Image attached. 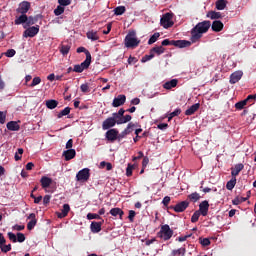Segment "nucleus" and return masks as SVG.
<instances>
[{"label":"nucleus","instance_id":"f257e3e1","mask_svg":"<svg viewBox=\"0 0 256 256\" xmlns=\"http://www.w3.org/2000/svg\"><path fill=\"white\" fill-rule=\"evenodd\" d=\"M210 27H211L210 21H203L198 23L191 31L192 43H195V41H199V39L203 37V33H207Z\"/></svg>","mask_w":256,"mask_h":256},{"label":"nucleus","instance_id":"f03ea898","mask_svg":"<svg viewBox=\"0 0 256 256\" xmlns=\"http://www.w3.org/2000/svg\"><path fill=\"white\" fill-rule=\"evenodd\" d=\"M124 43L125 47H127L128 49H135V47L139 46V43H141V41H139L137 37H135V32H130L126 35Z\"/></svg>","mask_w":256,"mask_h":256},{"label":"nucleus","instance_id":"7ed1b4c3","mask_svg":"<svg viewBox=\"0 0 256 256\" xmlns=\"http://www.w3.org/2000/svg\"><path fill=\"white\" fill-rule=\"evenodd\" d=\"M161 26L164 27V29H169V27H173V13L167 12L162 15Z\"/></svg>","mask_w":256,"mask_h":256},{"label":"nucleus","instance_id":"20e7f679","mask_svg":"<svg viewBox=\"0 0 256 256\" xmlns=\"http://www.w3.org/2000/svg\"><path fill=\"white\" fill-rule=\"evenodd\" d=\"M255 99H256V95H248L246 99L240 102H237L235 104V107L236 109L241 111V109H243L246 105H253V103H255Z\"/></svg>","mask_w":256,"mask_h":256},{"label":"nucleus","instance_id":"39448f33","mask_svg":"<svg viewBox=\"0 0 256 256\" xmlns=\"http://www.w3.org/2000/svg\"><path fill=\"white\" fill-rule=\"evenodd\" d=\"M155 55H157L158 57L159 55H161V46L152 48L149 54H146L144 57H142V63H147V61H151V59H153Z\"/></svg>","mask_w":256,"mask_h":256},{"label":"nucleus","instance_id":"423d86ee","mask_svg":"<svg viewBox=\"0 0 256 256\" xmlns=\"http://www.w3.org/2000/svg\"><path fill=\"white\" fill-rule=\"evenodd\" d=\"M118 121L115 116L109 117L102 123V129L103 131L110 130L112 127H115V125H118Z\"/></svg>","mask_w":256,"mask_h":256},{"label":"nucleus","instance_id":"0eeeda50","mask_svg":"<svg viewBox=\"0 0 256 256\" xmlns=\"http://www.w3.org/2000/svg\"><path fill=\"white\" fill-rule=\"evenodd\" d=\"M173 237V230L169 225L165 224L161 226V238L164 239V241H169Z\"/></svg>","mask_w":256,"mask_h":256},{"label":"nucleus","instance_id":"6e6552de","mask_svg":"<svg viewBox=\"0 0 256 256\" xmlns=\"http://www.w3.org/2000/svg\"><path fill=\"white\" fill-rule=\"evenodd\" d=\"M91 170H89V168H84L82 170H80L77 174H76V179L77 181H89V177H91Z\"/></svg>","mask_w":256,"mask_h":256},{"label":"nucleus","instance_id":"1a4fd4ad","mask_svg":"<svg viewBox=\"0 0 256 256\" xmlns=\"http://www.w3.org/2000/svg\"><path fill=\"white\" fill-rule=\"evenodd\" d=\"M29 9H31V2L23 1L19 4L18 8L16 9V13H19L20 15H27Z\"/></svg>","mask_w":256,"mask_h":256},{"label":"nucleus","instance_id":"9d476101","mask_svg":"<svg viewBox=\"0 0 256 256\" xmlns=\"http://www.w3.org/2000/svg\"><path fill=\"white\" fill-rule=\"evenodd\" d=\"M39 33V25L36 26H31L29 28H27L24 32H23V37L27 38H33L35 37V35H37Z\"/></svg>","mask_w":256,"mask_h":256},{"label":"nucleus","instance_id":"9b49d317","mask_svg":"<svg viewBox=\"0 0 256 256\" xmlns=\"http://www.w3.org/2000/svg\"><path fill=\"white\" fill-rule=\"evenodd\" d=\"M106 139L107 141H110V143H115V141H118V130L113 128L106 132Z\"/></svg>","mask_w":256,"mask_h":256},{"label":"nucleus","instance_id":"f8f14e48","mask_svg":"<svg viewBox=\"0 0 256 256\" xmlns=\"http://www.w3.org/2000/svg\"><path fill=\"white\" fill-rule=\"evenodd\" d=\"M187 207H189V202L182 201V202L176 204L175 206H170L169 209H174V211L176 213H183V211H185V209H187Z\"/></svg>","mask_w":256,"mask_h":256},{"label":"nucleus","instance_id":"ddd939ff","mask_svg":"<svg viewBox=\"0 0 256 256\" xmlns=\"http://www.w3.org/2000/svg\"><path fill=\"white\" fill-rule=\"evenodd\" d=\"M125 101H127V96L120 94L113 99L112 106L121 107V105H125Z\"/></svg>","mask_w":256,"mask_h":256},{"label":"nucleus","instance_id":"4468645a","mask_svg":"<svg viewBox=\"0 0 256 256\" xmlns=\"http://www.w3.org/2000/svg\"><path fill=\"white\" fill-rule=\"evenodd\" d=\"M243 77V71L238 70L230 75V83L231 85H235V83H239L241 78Z\"/></svg>","mask_w":256,"mask_h":256},{"label":"nucleus","instance_id":"2eb2a0df","mask_svg":"<svg viewBox=\"0 0 256 256\" xmlns=\"http://www.w3.org/2000/svg\"><path fill=\"white\" fill-rule=\"evenodd\" d=\"M199 213L203 217H207V214L209 213V202L207 200H204L199 205Z\"/></svg>","mask_w":256,"mask_h":256},{"label":"nucleus","instance_id":"dca6fc26","mask_svg":"<svg viewBox=\"0 0 256 256\" xmlns=\"http://www.w3.org/2000/svg\"><path fill=\"white\" fill-rule=\"evenodd\" d=\"M172 45L174 47H179V49H184V47H189L191 42L187 40H172Z\"/></svg>","mask_w":256,"mask_h":256},{"label":"nucleus","instance_id":"f3484780","mask_svg":"<svg viewBox=\"0 0 256 256\" xmlns=\"http://www.w3.org/2000/svg\"><path fill=\"white\" fill-rule=\"evenodd\" d=\"M69 211H71V206H69V204H64L62 212L57 213L58 219H63L67 217V215H69Z\"/></svg>","mask_w":256,"mask_h":256},{"label":"nucleus","instance_id":"a211bd4d","mask_svg":"<svg viewBox=\"0 0 256 256\" xmlns=\"http://www.w3.org/2000/svg\"><path fill=\"white\" fill-rule=\"evenodd\" d=\"M245 168V166L241 163L236 164L234 166V168H231V175L232 177H234L236 179L237 175H239V173H241V171H243V169Z\"/></svg>","mask_w":256,"mask_h":256},{"label":"nucleus","instance_id":"6ab92c4d","mask_svg":"<svg viewBox=\"0 0 256 256\" xmlns=\"http://www.w3.org/2000/svg\"><path fill=\"white\" fill-rule=\"evenodd\" d=\"M103 220L102 222H96V221H93L91 222V225H90V229L93 233H99L101 232V227L103 225Z\"/></svg>","mask_w":256,"mask_h":256},{"label":"nucleus","instance_id":"aec40b11","mask_svg":"<svg viewBox=\"0 0 256 256\" xmlns=\"http://www.w3.org/2000/svg\"><path fill=\"white\" fill-rule=\"evenodd\" d=\"M63 155L65 157V161H71V159H75V155H77V152L75 149H69L63 152Z\"/></svg>","mask_w":256,"mask_h":256},{"label":"nucleus","instance_id":"412c9836","mask_svg":"<svg viewBox=\"0 0 256 256\" xmlns=\"http://www.w3.org/2000/svg\"><path fill=\"white\" fill-rule=\"evenodd\" d=\"M179 83V80L177 79H172L170 81H167L163 84V88L170 90V89H175L177 87V84Z\"/></svg>","mask_w":256,"mask_h":256},{"label":"nucleus","instance_id":"4be33fe9","mask_svg":"<svg viewBox=\"0 0 256 256\" xmlns=\"http://www.w3.org/2000/svg\"><path fill=\"white\" fill-rule=\"evenodd\" d=\"M6 127L8 131H19L21 129V126H19V123L17 121H10L6 124Z\"/></svg>","mask_w":256,"mask_h":256},{"label":"nucleus","instance_id":"5701e85b","mask_svg":"<svg viewBox=\"0 0 256 256\" xmlns=\"http://www.w3.org/2000/svg\"><path fill=\"white\" fill-rule=\"evenodd\" d=\"M40 183L43 189H47V187H50L51 183H53V179L43 176L40 180Z\"/></svg>","mask_w":256,"mask_h":256},{"label":"nucleus","instance_id":"b1692460","mask_svg":"<svg viewBox=\"0 0 256 256\" xmlns=\"http://www.w3.org/2000/svg\"><path fill=\"white\" fill-rule=\"evenodd\" d=\"M212 30H214L216 33H219V31H223V22L215 20L212 23Z\"/></svg>","mask_w":256,"mask_h":256},{"label":"nucleus","instance_id":"393cba45","mask_svg":"<svg viewBox=\"0 0 256 256\" xmlns=\"http://www.w3.org/2000/svg\"><path fill=\"white\" fill-rule=\"evenodd\" d=\"M199 107H201V104H199V103H196V104L190 106L189 109H187L185 111V115H187V116L193 115L199 109Z\"/></svg>","mask_w":256,"mask_h":256},{"label":"nucleus","instance_id":"a878e982","mask_svg":"<svg viewBox=\"0 0 256 256\" xmlns=\"http://www.w3.org/2000/svg\"><path fill=\"white\" fill-rule=\"evenodd\" d=\"M110 215H112V217H117V215H119L121 219L123 215H125V213L123 212V210H121V208H112L110 210Z\"/></svg>","mask_w":256,"mask_h":256},{"label":"nucleus","instance_id":"bb28decb","mask_svg":"<svg viewBox=\"0 0 256 256\" xmlns=\"http://www.w3.org/2000/svg\"><path fill=\"white\" fill-rule=\"evenodd\" d=\"M86 36L87 39H90L91 41H99V35L97 34V31H88Z\"/></svg>","mask_w":256,"mask_h":256},{"label":"nucleus","instance_id":"cd10ccee","mask_svg":"<svg viewBox=\"0 0 256 256\" xmlns=\"http://www.w3.org/2000/svg\"><path fill=\"white\" fill-rule=\"evenodd\" d=\"M69 51H71V44L67 43V44H62L60 47V53L62 55H69Z\"/></svg>","mask_w":256,"mask_h":256},{"label":"nucleus","instance_id":"c85d7f7f","mask_svg":"<svg viewBox=\"0 0 256 256\" xmlns=\"http://www.w3.org/2000/svg\"><path fill=\"white\" fill-rule=\"evenodd\" d=\"M37 21H39V16H27L26 27H31V25H35Z\"/></svg>","mask_w":256,"mask_h":256},{"label":"nucleus","instance_id":"c756f323","mask_svg":"<svg viewBox=\"0 0 256 256\" xmlns=\"http://www.w3.org/2000/svg\"><path fill=\"white\" fill-rule=\"evenodd\" d=\"M15 25H23V23L27 24V14H21L18 18L14 21Z\"/></svg>","mask_w":256,"mask_h":256},{"label":"nucleus","instance_id":"7c9ffc66","mask_svg":"<svg viewBox=\"0 0 256 256\" xmlns=\"http://www.w3.org/2000/svg\"><path fill=\"white\" fill-rule=\"evenodd\" d=\"M235 185H237V178H234L232 176V179L228 181L226 184V189H228V191H233V189L235 188Z\"/></svg>","mask_w":256,"mask_h":256},{"label":"nucleus","instance_id":"2f4dec72","mask_svg":"<svg viewBox=\"0 0 256 256\" xmlns=\"http://www.w3.org/2000/svg\"><path fill=\"white\" fill-rule=\"evenodd\" d=\"M227 7V1L226 0H218L216 1V9L218 11H223Z\"/></svg>","mask_w":256,"mask_h":256},{"label":"nucleus","instance_id":"473e14b6","mask_svg":"<svg viewBox=\"0 0 256 256\" xmlns=\"http://www.w3.org/2000/svg\"><path fill=\"white\" fill-rule=\"evenodd\" d=\"M91 65V56L86 57L85 61H83L80 64V67H82V70L85 71V69H89V66Z\"/></svg>","mask_w":256,"mask_h":256},{"label":"nucleus","instance_id":"72a5a7b5","mask_svg":"<svg viewBox=\"0 0 256 256\" xmlns=\"http://www.w3.org/2000/svg\"><path fill=\"white\" fill-rule=\"evenodd\" d=\"M59 105V102L57 100H47L46 101V107L47 109H55Z\"/></svg>","mask_w":256,"mask_h":256},{"label":"nucleus","instance_id":"f704fd0d","mask_svg":"<svg viewBox=\"0 0 256 256\" xmlns=\"http://www.w3.org/2000/svg\"><path fill=\"white\" fill-rule=\"evenodd\" d=\"M206 17L209 19H221V12L210 11L207 13Z\"/></svg>","mask_w":256,"mask_h":256},{"label":"nucleus","instance_id":"c9c22d12","mask_svg":"<svg viewBox=\"0 0 256 256\" xmlns=\"http://www.w3.org/2000/svg\"><path fill=\"white\" fill-rule=\"evenodd\" d=\"M69 113H71V108L66 107L58 113L57 117H58V119H61V117H65V116L69 115Z\"/></svg>","mask_w":256,"mask_h":256},{"label":"nucleus","instance_id":"e433bc0d","mask_svg":"<svg viewBox=\"0 0 256 256\" xmlns=\"http://www.w3.org/2000/svg\"><path fill=\"white\" fill-rule=\"evenodd\" d=\"M124 115H125V109L121 108L118 112L113 113L112 117H115V119L119 121V119L124 117Z\"/></svg>","mask_w":256,"mask_h":256},{"label":"nucleus","instance_id":"4c0bfd02","mask_svg":"<svg viewBox=\"0 0 256 256\" xmlns=\"http://www.w3.org/2000/svg\"><path fill=\"white\" fill-rule=\"evenodd\" d=\"M65 13V7L61 6L60 4L54 9V15L59 17V15H63Z\"/></svg>","mask_w":256,"mask_h":256},{"label":"nucleus","instance_id":"58836bf2","mask_svg":"<svg viewBox=\"0 0 256 256\" xmlns=\"http://www.w3.org/2000/svg\"><path fill=\"white\" fill-rule=\"evenodd\" d=\"M159 37H161V34H159V32L154 33L148 40V45H153V43H155L157 39H159Z\"/></svg>","mask_w":256,"mask_h":256},{"label":"nucleus","instance_id":"ea45409f","mask_svg":"<svg viewBox=\"0 0 256 256\" xmlns=\"http://www.w3.org/2000/svg\"><path fill=\"white\" fill-rule=\"evenodd\" d=\"M132 117L131 115L123 116L121 119L118 120V125H123L125 123H129L131 121Z\"/></svg>","mask_w":256,"mask_h":256},{"label":"nucleus","instance_id":"a19ab883","mask_svg":"<svg viewBox=\"0 0 256 256\" xmlns=\"http://www.w3.org/2000/svg\"><path fill=\"white\" fill-rule=\"evenodd\" d=\"M126 11L127 9L125 8V6H118L114 9V14L123 15V13H125Z\"/></svg>","mask_w":256,"mask_h":256},{"label":"nucleus","instance_id":"79ce46f5","mask_svg":"<svg viewBox=\"0 0 256 256\" xmlns=\"http://www.w3.org/2000/svg\"><path fill=\"white\" fill-rule=\"evenodd\" d=\"M129 133H131L129 131V129H124V131H122L120 134L118 132V141H121L122 139H125L127 137V135H129Z\"/></svg>","mask_w":256,"mask_h":256},{"label":"nucleus","instance_id":"37998d69","mask_svg":"<svg viewBox=\"0 0 256 256\" xmlns=\"http://www.w3.org/2000/svg\"><path fill=\"white\" fill-rule=\"evenodd\" d=\"M179 115H181V109L177 108L172 113L169 114L168 121H171V119H173V117H177Z\"/></svg>","mask_w":256,"mask_h":256},{"label":"nucleus","instance_id":"c03bdc74","mask_svg":"<svg viewBox=\"0 0 256 256\" xmlns=\"http://www.w3.org/2000/svg\"><path fill=\"white\" fill-rule=\"evenodd\" d=\"M23 151V148H18L14 156L15 161H21V158L23 157Z\"/></svg>","mask_w":256,"mask_h":256},{"label":"nucleus","instance_id":"a18cd8bd","mask_svg":"<svg viewBox=\"0 0 256 256\" xmlns=\"http://www.w3.org/2000/svg\"><path fill=\"white\" fill-rule=\"evenodd\" d=\"M35 225H37V219L30 220L27 224L28 231H33V229H35Z\"/></svg>","mask_w":256,"mask_h":256},{"label":"nucleus","instance_id":"49530a36","mask_svg":"<svg viewBox=\"0 0 256 256\" xmlns=\"http://www.w3.org/2000/svg\"><path fill=\"white\" fill-rule=\"evenodd\" d=\"M77 53H85L86 57H91V52H89V50H87L85 47L81 46L78 47L76 50Z\"/></svg>","mask_w":256,"mask_h":256},{"label":"nucleus","instance_id":"de8ad7c7","mask_svg":"<svg viewBox=\"0 0 256 256\" xmlns=\"http://www.w3.org/2000/svg\"><path fill=\"white\" fill-rule=\"evenodd\" d=\"M133 169H135V165L128 164V166L126 168V176L127 177H131V175H133Z\"/></svg>","mask_w":256,"mask_h":256},{"label":"nucleus","instance_id":"09e8293b","mask_svg":"<svg viewBox=\"0 0 256 256\" xmlns=\"http://www.w3.org/2000/svg\"><path fill=\"white\" fill-rule=\"evenodd\" d=\"M25 234H23V233H21V232H18L17 234H16V242H18V243H24V241H25Z\"/></svg>","mask_w":256,"mask_h":256},{"label":"nucleus","instance_id":"8fccbe9b","mask_svg":"<svg viewBox=\"0 0 256 256\" xmlns=\"http://www.w3.org/2000/svg\"><path fill=\"white\" fill-rule=\"evenodd\" d=\"M189 199L191 201H194V203H195V202L199 201V199H201V196L199 195V193L194 192V193L189 195Z\"/></svg>","mask_w":256,"mask_h":256},{"label":"nucleus","instance_id":"3c124183","mask_svg":"<svg viewBox=\"0 0 256 256\" xmlns=\"http://www.w3.org/2000/svg\"><path fill=\"white\" fill-rule=\"evenodd\" d=\"M199 241L203 247H209V245H211V240H209V238H200Z\"/></svg>","mask_w":256,"mask_h":256},{"label":"nucleus","instance_id":"603ef678","mask_svg":"<svg viewBox=\"0 0 256 256\" xmlns=\"http://www.w3.org/2000/svg\"><path fill=\"white\" fill-rule=\"evenodd\" d=\"M199 217H201V212L199 211L194 212V214L191 217L192 223H197V221H199Z\"/></svg>","mask_w":256,"mask_h":256},{"label":"nucleus","instance_id":"864d4df0","mask_svg":"<svg viewBox=\"0 0 256 256\" xmlns=\"http://www.w3.org/2000/svg\"><path fill=\"white\" fill-rule=\"evenodd\" d=\"M7 236L12 243H17V234L15 235L13 232H8Z\"/></svg>","mask_w":256,"mask_h":256},{"label":"nucleus","instance_id":"5fc2aeb1","mask_svg":"<svg viewBox=\"0 0 256 256\" xmlns=\"http://www.w3.org/2000/svg\"><path fill=\"white\" fill-rule=\"evenodd\" d=\"M80 90L82 91V93H89L91 91L88 83L81 84Z\"/></svg>","mask_w":256,"mask_h":256},{"label":"nucleus","instance_id":"6e6d98bb","mask_svg":"<svg viewBox=\"0 0 256 256\" xmlns=\"http://www.w3.org/2000/svg\"><path fill=\"white\" fill-rule=\"evenodd\" d=\"M40 83H41V77H34L29 87H36V85H39Z\"/></svg>","mask_w":256,"mask_h":256},{"label":"nucleus","instance_id":"4d7b16f0","mask_svg":"<svg viewBox=\"0 0 256 256\" xmlns=\"http://www.w3.org/2000/svg\"><path fill=\"white\" fill-rule=\"evenodd\" d=\"M0 249L2 253H9V251H11V244H8V245L2 244Z\"/></svg>","mask_w":256,"mask_h":256},{"label":"nucleus","instance_id":"13d9d810","mask_svg":"<svg viewBox=\"0 0 256 256\" xmlns=\"http://www.w3.org/2000/svg\"><path fill=\"white\" fill-rule=\"evenodd\" d=\"M169 203H171V197L169 196L164 197L162 200V204L164 205V207L169 209Z\"/></svg>","mask_w":256,"mask_h":256},{"label":"nucleus","instance_id":"bf43d9fd","mask_svg":"<svg viewBox=\"0 0 256 256\" xmlns=\"http://www.w3.org/2000/svg\"><path fill=\"white\" fill-rule=\"evenodd\" d=\"M87 219L89 221H91L92 219H101V216L99 214H95V213H88Z\"/></svg>","mask_w":256,"mask_h":256},{"label":"nucleus","instance_id":"052dcab7","mask_svg":"<svg viewBox=\"0 0 256 256\" xmlns=\"http://www.w3.org/2000/svg\"><path fill=\"white\" fill-rule=\"evenodd\" d=\"M58 3L62 7H67L71 5V0H58Z\"/></svg>","mask_w":256,"mask_h":256},{"label":"nucleus","instance_id":"680f3d73","mask_svg":"<svg viewBox=\"0 0 256 256\" xmlns=\"http://www.w3.org/2000/svg\"><path fill=\"white\" fill-rule=\"evenodd\" d=\"M17 52L15 51V49H9V50H7L6 52H5V55H6V57H15V54H16Z\"/></svg>","mask_w":256,"mask_h":256},{"label":"nucleus","instance_id":"e2e57ef3","mask_svg":"<svg viewBox=\"0 0 256 256\" xmlns=\"http://www.w3.org/2000/svg\"><path fill=\"white\" fill-rule=\"evenodd\" d=\"M73 71L75 73H83L84 70H83V68L81 67L80 64H76V65H74Z\"/></svg>","mask_w":256,"mask_h":256},{"label":"nucleus","instance_id":"0e129e2a","mask_svg":"<svg viewBox=\"0 0 256 256\" xmlns=\"http://www.w3.org/2000/svg\"><path fill=\"white\" fill-rule=\"evenodd\" d=\"M44 205H49L51 203V195H45L43 198Z\"/></svg>","mask_w":256,"mask_h":256},{"label":"nucleus","instance_id":"69168bd1","mask_svg":"<svg viewBox=\"0 0 256 256\" xmlns=\"http://www.w3.org/2000/svg\"><path fill=\"white\" fill-rule=\"evenodd\" d=\"M135 127H137V124L133 123V122H130L128 124V126L126 127V129H128V131H130V133L133 132V129H135Z\"/></svg>","mask_w":256,"mask_h":256},{"label":"nucleus","instance_id":"338daca9","mask_svg":"<svg viewBox=\"0 0 256 256\" xmlns=\"http://www.w3.org/2000/svg\"><path fill=\"white\" fill-rule=\"evenodd\" d=\"M147 165H149V157L144 156L143 161H142V167L145 169V167H147Z\"/></svg>","mask_w":256,"mask_h":256},{"label":"nucleus","instance_id":"774afa93","mask_svg":"<svg viewBox=\"0 0 256 256\" xmlns=\"http://www.w3.org/2000/svg\"><path fill=\"white\" fill-rule=\"evenodd\" d=\"M66 149H73V139H69L66 143Z\"/></svg>","mask_w":256,"mask_h":256}]
</instances>
